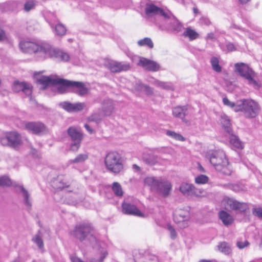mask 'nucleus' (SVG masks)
Returning <instances> with one entry per match:
<instances>
[{
	"label": "nucleus",
	"instance_id": "obj_1",
	"mask_svg": "<svg viewBox=\"0 0 262 262\" xmlns=\"http://www.w3.org/2000/svg\"><path fill=\"white\" fill-rule=\"evenodd\" d=\"M20 49L24 53L43 54L46 57L53 58L58 61L68 62L70 56L67 52L52 48L46 43L38 44L34 42L21 41L19 42Z\"/></svg>",
	"mask_w": 262,
	"mask_h": 262
},
{
	"label": "nucleus",
	"instance_id": "obj_2",
	"mask_svg": "<svg viewBox=\"0 0 262 262\" xmlns=\"http://www.w3.org/2000/svg\"><path fill=\"white\" fill-rule=\"evenodd\" d=\"M72 234L81 242L90 244L97 243L94 228L90 224L80 223L77 225Z\"/></svg>",
	"mask_w": 262,
	"mask_h": 262
},
{
	"label": "nucleus",
	"instance_id": "obj_3",
	"mask_svg": "<svg viewBox=\"0 0 262 262\" xmlns=\"http://www.w3.org/2000/svg\"><path fill=\"white\" fill-rule=\"evenodd\" d=\"M209 156L210 163L216 170L225 175H230L231 173L229 162L224 151L219 150L212 151Z\"/></svg>",
	"mask_w": 262,
	"mask_h": 262
},
{
	"label": "nucleus",
	"instance_id": "obj_4",
	"mask_svg": "<svg viewBox=\"0 0 262 262\" xmlns=\"http://www.w3.org/2000/svg\"><path fill=\"white\" fill-rule=\"evenodd\" d=\"M104 163L107 169L115 174L119 173L123 169L122 158L116 151L108 152L105 156Z\"/></svg>",
	"mask_w": 262,
	"mask_h": 262
},
{
	"label": "nucleus",
	"instance_id": "obj_5",
	"mask_svg": "<svg viewBox=\"0 0 262 262\" xmlns=\"http://www.w3.org/2000/svg\"><path fill=\"white\" fill-rule=\"evenodd\" d=\"M239 104L235 109L238 112H243L246 117L253 118L258 115L259 107L258 104L253 100L242 99L239 100Z\"/></svg>",
	"mask_w": 262,
	"mask_h": 262
},
{
	"label": "nucleus",
	"instance_id": "obj_6",
	"mask_svg": "<svg viewBox=\"0 0 262 262\" xmlns=\"http://www.w3.org/2000/svg\"><path fill=\"white\" fill-rule=\"evenodd\" d=\"M235 69L242 77L248 81L249 84L252 85L255 89L259 87L258 82L254 79L255 72L248 65L244 63H237L235 64Z\"/></svg>",
	"mask_w": 262,
	"mask_h": 262
},
{
	"label": "nucleus",
	"instance_id": "obj_7",
	"mask_svg": "<svg viewBox=\"0 0 262 262\" xmlns=\"http://www.w3.org/2000/svg\"><path fill=\"white\" fill-rule=\"evenodd\" d=\"M222 205L226 210H231L238 212H244L248 209V205L241 202L233 198L225 196L222 201Z\"/></svg>",
	"mask_w": 262,
	"mask_h": 262
},
{
	"label": "nucleus",
	"instance_id": "obj_8",
	"mask_svg": "<svg viewBox=\"0 0 262 262\" xmlns=\"http://www.w3.org/2000/svg\"><path fill=\"white\" fill-rule=\"evenodd\" d=\"M2 145L11 147L16 149L22 144L20 135L16 132H11L6 133L0 139Z\"/></svg>",
	"mask_w": 262,
	"mask_h": 262
},
{
	"label": "nucleus",
	"instance_id": "obj_9",
	"mask_svg": "<svg viewBox=\"0 0 262 262\" xmlns=\"http://www.w3.org/2000/svg\"><path fill=\"white\" fill-rule=\"evenodd\" d=\"M68 134L72 141L70 146V150L74 152L78 151L83 139L82 134L74 127H70L68 128Z\"/></svg>",
	"mask_w": 262,
	"mask_h": 262
},
{
	"label": "nucleus",
	"instance_id": "obj_10",
	"mask_svg": "<svg viewBox=\"0 0 262 262\" xmlns=\"http://www.w3.org/2000/svg\"><path fill=\"white\" fill-rule=\"evenodd\" d=\"M189 212L187 210L178 209L173 213V220L181 228H185L189 226Z\"/></svg>",
	"mask_w": 262,
	"mask_h": 262
},
{
	"label": "nucleus",
	"instance_id": "obj_11",
	"mask_svg": "<svg viewBox=\"0 0 262 262\" xmlns=\"http://www.w3.org/2000/svg\"><path fill=\"white\" fill-rule=\"evenodd\" d=\"M169 10H164L154 4L147 3L145 8V14L148 17L159 16L162 20L164 18Z\"/></svg>",
	"mask_w": 262,
	"mask_h": 262
},
{
	"label": "nucleus",
	"instance_id": "obj_12",
	"mask_svg": "<svg viewBox=\"0 0 262 262\" xmlns=\"http://www.w3.org/2000/svg\"><path fill=\"white\" fill-rule=\"evenodd\" d=\"M65 84L69 85L72 91L80 96H84L90 92V89L82 82L65 81Z\"/></svg>",
	"mask_w": 262,
	"mask_h": 262
},
{
	"label": "nucleus",
	"instance_id": "obj_13",
	"mask_svg": "<svg viewBox=\"0 0 262 262\" xmlns=\"http://www.w3.org/2000/svg\"><path fill=\"white\" fill-rule=\"evenodd\" d=\"M168 26V28L173 31L180 32L181 30L182 25L177 18L169 11L167 15L163 20Z\"/></svg>",
	"mask_w": 262,
	"mask_h": 262
},
{
	"label": "nucleus",
	"instance_id": "obj_14",
	"mask_svg": "<svg viewBox=\"0 0 262 262\" xmlns=\"http://www.w3.org/2000/svg\"><path fill=\"white\" fill-rule=\"evenodd\" d=\"M13 186L16 188V191L20 194L24 204L28 208L32 206V200L29 192L24 187L23 185L15 183Z\"/></svg>",
	"mask_w": 262,
	"mask_h": 262
},
{
	"label": "nucleus",
	"instance_id": "obj_15",
	"mask_svg": "<svg viewBox=\"0 0 262 262\" xmlns=\"http://www.w3.org/2000/svg\"><path fill=\"white\" fill-rule=\"evenodd\" d=\"M108 69L112 73H119L126 71L130 69V64L126 62L112 61L106 64Z\"/></svg>",
	"mask_w": 262,
	"mask_h": 262
},
{
	"label": "nucleus",
	"instance_id": "obj_16",
	"mask_svg": "<svg viewBox=\"0 0 262 262\" xmlns=\"http://www.w3.org/2000/svg\"><path fill=\"white\" fill-rule=\"evenodd\" d=\"M138 65L152 72L158 71L160 69V66L157 62L144 57H140Z\"/></svg>",
	"mask_w": 262,
	"mask_h": 262
},
{
	"label": "nucleus",
	"instance_id": "obj_17",
	"mask_svg": "<svg viewBox=\"0 0 262 262\" xmlns=\"http://www.w3.org/2000/svg\"><path fill=\"white\" fill-rule=\"evenodd\" d=\"M25 127L28 130L35 134H40L47 132L46 126L40 122H28L26 123Z\"/></svg>",
	"mask_w": 262,
	"mask_h": 262
},
{
	"label": "nucleus",
	"instance_id": "obj_18",
	"mask_svg": "<svg viewBox=\"0 0 262 262\" xmlns=\"http://www.w3.org/2000/svg\"><path fill=\"white\" fill-rule=\"evenodd\" d=\"M13 90L14 92L23 91L27 96H30L32 93L31 84L25 82H14L13 85Z\"/></svg>",
	"mask_w": 262,
	"mask_h": 262
},
{
	"label": "nucleus",
	"instance_id": "obj_19",
	"mask_svg": "<svg viewBox=\"0 0 262 262\" xmlns=\"http://www.w3.org/2000/svg\"><path fill=\"white\" fill-rule=\"evenodd\" d=\"M180 191L184 195H195L199 196L201 195L202 191H199L194 186L188 183H183L180 187Z\"/></svg>",
	"mask_w": 262,
	"mask_h": 262
},
{
	"label": "nucleus",
	"instance_id": "obj_20",
	"mask_svg": "<svg viewBox=\"0 0 262 262\" xmlns=\"http://www.w3.org/2000/svg\"><path fill=\"white\" fill-rule=\"evenodd\" d=\"M172 185L169 182L161 179L156 192L164 197H167L169 194Z\"/></svg>",
	"mask_w": 262,
	"mask_h": 262
},
{
	"label": "nucleus",
	"instance_id": "obj_21",
	"mask_svg": "<svg viewBox=\"0 0 262 262\" xmlns=\"http://www.w3.org/2000/svg\"><path fill=\"white\" fill-rule=\"evenodd\" d=\"M115 106L112 100L104 99L101 103V111L104 116H110L114 112Z\"/></svg>",
	"mask_w": 262,
	"mask_h": 262
},
{
	"label": "nucleus",
	"instance_id": "obj_22",
	"mask_svg": "<svg viewBox=\"0 0 262 262\" xmlns=\"http://www.w3.org/2000/svg\"><path fill=\"white\" fill-rule=\"evenodd\" d=\"M172 113L173 117L185 121V118L188 115V106L187 105L175 106L172 108Z\"/></svg>",
	"mask_w": 262,
	"mask_h": 262
},
{
	"label": "nucleus",
	"instance_id": "obj_23",
	"mask_svg": "<svg viewBox=\"0 0 262 262\" xmlns=\"http://www.w3.org/2000/svg\"><path fill=\"white\" fill-rule=\"evenodd\" d=\"M123 212L127 214L142 216L143 214L137 207L130 203L124 202L122 204Z\"/></svg>",
	"mask_w": 262,
	"mask_h": 262
},
{
	"label": "nucleus",
	"instance_id": "obj_24",
	"mask_svg": "<svg viewBox=\"0 0 262 262\" xmlns=\"http://www.w3.org/2000/svg\"><path fill=\"white\" fill-rule=\"evenodd\" d=\"M219 216L225 226H228L230 225L234 222L233 217L226 211H220L219 212Z\"/></svg>",
	"mask_w": 262,
	"mask_h": 262
},
{
	"label": "nucleus",
	"instance_id": "obj_25",
	"mask_svg": "<svg viewBox=\"0 0 262 262\" xmlns=\"http://www.w3.org/2000/svg\"><path fill=\"white\" fill-rule=\"evenodd\" d=\"M49 25L56 35L59 36H63L66 35L67 32V28L63 24L58 22L55 25H54L52 23H49Z\"/></svg>",
	"mask_w": 262,
	"mask_h": 262
},
{
	"label": "nucleus",
	"instance_id": "obj_26",
	"mask_svg": "<svg viewBox=\"0 0 262 262\" xmlns=\"http://www.w3.org/2000/svg\"><path fill=\"white\" fill-rule=\"evenodd\" d=\"M150 82L156 86L165 90H174L172 84L169 82L162 81L159 80L152 78Z\"/></svg>",
	"mask_w": 262,
	"mask_h": 262
},
{
	"label": "nucleus",
	"instance_id": "obj_27",
	"mask_svg": "<svg viewBox=\"0 0 262 262\" xmlns=\"http://www.w3.org/2000/svg\"><path fill=\"white\" fill-rule=\"evenodd\" d=\"M161 180V179H156L154 177H147L144 179V183L149 186L152 191H156Z\"/></svg>",
	"mask_w": 262,
	"mask_h": 262
},
{
	"label": "nucleus",
	"instance_id": "obj_28",
	"mask_svg": "<svg viewBox=\"0 0 262 262\" xmlns=\"http://www.w3.org/2000/svg\"><path fill=\"white\" fill-rule=\"evenodd\" d=\"M57 78H51L49 76H42L37 79V82L45 88L49 85H55Z\"/></svg>",
	"mask_w": 262,
	"mask_h": 262
},
{
	"label": "nucleus",
	"instance_id": "obj_29",
	"mask_svg": "<svg viewBox=\"0 0 262 262\" xmlns=\"http://www.w3.org/2000/svg\"><path fill=\"white\" fill-rule=\"evenodd\" d=\"M55 84H59V85L57 88L58 92L60 94H63L67 92V89L70 88V86L67 84H65V81H68L63 79L57 78Z\"/></svg>",
	"mask_w": 262,
	"mask_h": 262
},
{
	"label": "nucleus",
	"instance_id": "obj_30",
	"mask_svg": "<svg viewBox=\"0 0 262 262\" xmlns=\"http://www.w3.org/2000/svg\"><path fill=\"white\" fill-rule=\"evenodd\" d=\"M183 35L185 37H188L190 40H194L199 37V34L190 27L186 29V30L183 32Z\"/></svg>",
	"mask_w": 262,
	"mask_h": 262
},
{
	"label": "nucleus",
	"instance_id": "obj_31",
	"mask_svg": "<svg viewBox=\"0 0 262 262\" xmlns=\"http://www.w3.org/2000/svg\"><path fill=\"white\" fill-rule=\"evenodd\" d=\"M230 144L235 148L243 149V145L238 138L234 135H231L230 137Z\"/></svg>",
	"mask_w": 262,
	"mask_h": 262
},
{
	"label": "nucleus",
	"instance_id": "obj_32",
	"mask_svg": "<svg viewBox=\"0 0 262 262\" xmlns=\"http://www.w3.org/2000/svg\"><path fill=\"white\" fill-rule=\"evenodd\" d=\"M53 185L57 189H62L69 186V183L64 182L62 178L59 177L53 181Z\"/></svg>",
	"mask_w": 262,
	"mask_h": 262
},
{
	"label": "nucleus",
	"instance_id": "obj_33",
	"mask_svg": "<svg viewBox=\"0 0 262 262\" xmlns=\"http://www.w3.org/2000/svg\"><path fill=\"white\" fill-rule=\"evenodd\" d=\"M143 160L146 164L152 165L158 163L159 158L158 156L154 155H148L144 156Z\"/></svg>",
	"mask_w": 262,
	"mask_h": 262
},
{
	"label": "nucleus",
	"instance_id": "obj_34",
	"mask_svg": "<svg viewBox=\"0 0 262 262\" xmlns=\"http://www.w3.org/2000/svg\"><path fill=\"white\" fill-rule=\"evenodd\" d=\"M221 122L225 130L229 133H230V121L229 117L225 115L222 116L221 118Z\"/></svg>",
	"mask_w": 262,
	"mask_h": 262
},
{
	"label": "nucleus",
	"instance_id": "obj_35",
	"mask_svg": "<svg viewBox=\"0 0 262 262\" xmlns=\"http://www.w3.org/2000/svg\"><path fill=\"white\" fill-rule=\"evenodd\" d=\"M112 190L115 195L118 197H121L123 194V191L121 185L118 182H114L112 186Z\"/></svg>",
	"mask_w": 262,
	"mask_h": 262
},
{
	"label": "nucleus",
	"instance_id": "obj_36",
	"mask_svg": "<svg viewBox=\"0 0 262 262\" xmlns=\"http://www.w3.org/2000/svg\"><path fill=\"white\" fill-rule=\"evenodd\" d=\"M219 250L225 254H229L231 252V249L229 245L226 242H222L217 246Z\"/></svg>",
	"mask_w": 262,
	"mask_h": 262
},
{
	"label": "nucleus",
	"instance_id": "obj_37",
	"mask_svg": "<svg viewBox=\"0 0 262 262\" xmlns=\"http://www.w3.org/2000/svg\"><path fill=\"white\" fill-rule=\"evenodd\" d=\"M88 157L89 156L88 154H79L75 159L70 160L69 163L70 164L82 163L86 160Z\"/></svg>",
	"mask_w": 262,
	"mask_h": 262
},
{
	"label": "nucleus",
	"instance_id": "obj_38",
	"mask_svg": "<svg viewBox=\"0 0 262 262\" xmlns=\"http://www.w3.org/2000/svg\"><path fill=\"white\" fill-rule=\"evenodd\" d=\"M32 241L36 244L38 248L40 249H42L43 248L44 244L42 241V239L40 235V233L38 232V234H36L32 239Z\"/></svg>",
	"mask_w": 262,
	"mask_h": 262
},
{
	"label": "nucleus",
	"instance_id": "obj_39",
	"mask_svg": "<svg viewBox=\"0 0 262 262\" xmlns=\"http://www.w3.org/2000/svg\"><path fill=\"white\" fill-rule=\"evenodd\" d=\"M228 187L236 192H239L246 190V187L241 184H229Z\"/></svg>",
	"mask_w": 262,
	"mask_h": 262
},
{
	"label": "nucleus",
	"instance_id": "obj_40",
	"mask_svg": "<svg viewBox=\"0 0 262 262\" xmlns=\"http://www.w3.org/2000/svg\"><path fill=\"white\" fill-rule=\"evenodd\" d=\"M104 116H103V114L102 113H94L89 117V120L91 121H93L98 123L101 121L102 117Z\"/></svg>",
	"mask_w": 262,
	"mask_h": 262
},
{
	"label": "nucleus",
	"instance_id": "obj_41",
	"mask_svg": "<svg viewBox=\"0 0 262 262\" xmlns=\"http://www.w3.org/2000/svg\"><path fill=\"white\" fill-rule=\"evenodd\" d=\"M223 102L224 105L228 106L232 108L236 112H238V111H237L235 108H236V106L238 105H239V100L237 101L235 103L232 102H231L227 98L225 97L223 99Z\"/></svg>",
	"mask_w": 262,
	"mask_h": 262
},
{
	"label": "nucleus",
	"instance_id": "obj_42",
	"mask_svg": "<svg viewBox=\"0 0 262 262\" xmlns=\"http://www.w3.org/2000/svg\"><path fill=\"white\" fill-rule=\"evenodd\" d=\"M138 44L140 46H147L149 48H152L154 47V44L151 39L147 37L139 40L138 41Z\"/></svg>",
	"mask_w": 262,
	"mask_h": 262
},
{
	"label": "nucleus",
	"instance_id": "obj_43",
	"mask_svg": "<svg viewBox=\"0 0 262 262\" xmlns=\"http://www.w3.org/2000/svg\"><path fill=\"white\" fill-rule=\"evenodd\" d=\"M211 63L212 69L216 72H220L222 68L219 64V61L216 57H213L211 59Z\"/></svg>",
	"mask_w": 262,
	"mask_h": 262
},
{
	"label": "nucleus",
	"instance_id": "obj_44",
	"mask_svg": "<svg viewBox=\"0 0 262 262\" xmlns=\"http://www.w3.org/2000/svg\"><path fill=\"white\" fill-rule=\"evenodd\" d=\"M86 107L84 102H76L73 103L72 113L78 112L83 110Z\"/></svg>",
	"mask_w": 262,
	"mask_h": 262
},
{
	"label": "nucleus",
	"instance_id": "obj_45",
	"mask_svg": "<svg viewBox=\"0 0 262 262\" xmlns=\"http://www.w3.org/2000/svg\"><path fill=\"white\" fill-rule=\"evenodd\" d=\"M15 182L12 183L10 179L7 176L0 177V186H13Z\"/></svg>",
	"mask_w": 262,
	"mask_h": 262
},
{
	"label": "nucleus",
	"instance_id": "obj_46",
	"mask_svg": "<svg viewBox=\"0 0 262 262\" xmlns=\"http://www.w3.org/2000/svg\"><path fill=\"white\" fill-rule=\"evenodd\" d=\"M166 135L179 141H183L185 140V138L181 135L173 131L167 130L166 132Z\"/></svg>",
	"mask_w": 262,
	"mask_h": 262
},
{
	"label": "nucleus",
	"instance_id": "obj_47",
	"mask_svg": "<svg viewBox=\"0 0 262 262\" xmlns=\"http://www.w3.org/2000/svg\"><path fill=\"white\" fill-rule=\"evenodd\" d=\"M209 178L204 174L198 176L195 178V182L198 184H204L208 182Z\"/></svg>",
	"mask_w": 262,
	"mask_h": 262
},
{
	"label": "nucleus",
	"instance_id": "obj_48",
	"mask_svg": "<svg viewBox=\"0 0 262 262\" xmlns=\"http://www.w3.org/2000/svg\"><path fill=\"white\" fill-rule=\"evenodd\" d=\"M59 105L67 112L72 113L73 103H71L68 101H64L60 102Z\"/></svg>",
	"mask_w": 262,
	"mask_h": 262
},
{
	"label": "nucleus",
	"instance_id": "obj_49",
	"mask_svg": "<svg viewBox=\"0 0 262 262\" xmlns=\"http://www.w3.org/2000/svg\"><path fill=\"white\" fill-rule=\"evenodd\" d=\"M36 5L34 0H30L27 1L24 5V10L26 12H29L31 10L33 9Z\"/></svg>",
	"mask_w": 262,
	"mask_h": 262
},
{
	"label": "nucleus",
	"instance_id": "obj_50",
	"mask_svg": "<svg viewBox=\"0 0 262 262\" xmlns=\"http://www.w3.org/2000/svg\"><path fill=\"white\" fill-rule=\"evenodd\" d=\"M252 214L262 220V207L254 208L252 209Z\"/></svg>",
	"mask_w": 262,
	"mask_h": 262
},
{
	"label": "nucleus",
	"instance_id": "obj_51",
	"mask_svg": "<svg viewBox=\"0 0 262 262\" xmlns=\"http://www.w3.org/2000/svg\"><path fill=\"white\" fill-rule=\"evenodd\" d=\"M200 23L201 25L209 26L211 23L209 19L206 17H202L200 19Z\"/></svg>",
	"mask_w": 262,
	"mask_h": 262
},
{
	"label": "nucleus",
	"instance_id": "obj_52",
	"mask_svg": "<svg viewBox=\"0 0 262 262\" xmlns=\"http://www.w3.org/2000/svg\"><path fill=\"white\" fill-rule=\"evenodd\" d=\"M249 245V243L247 241H245L244 242H237L236 243V245L238 248L239 249H243Z\"/></svg>",
	"mask_w": 262,
	"mask_h": 262
},
{
	"label": "nucleus",
	"instance_id": "obj_53",
	"mask_svg": "<svg viewBox=\"0 0 262 262\" xmlns=\"http://www.w3.org/2000/svg\"><path fill=\"white\" fill-rule=\"evenodd\" d=\"M168 228L170 232V237L172 239H175L177 237V233L175 229L171 226H169Z\"/></svg>",
	"mask_w": 262,
	"mask_h": 262
},
{
	"label": "nucleus",
	"instance_id": "obj_54",
	"mask_svg": "<svg viewBox=\"0 0 262 262\" xmlns=\"http://www.w3.org/2000/svg\"><path fill=\"white\" fill-rule=\"evenodd\" d=\"M226 48L228 52H232L236 50V48L234 45L230 42L227 43L226 44Z\"/></svg>",
	"mask_w": 262,
	"mask_h": 262
},
{
	"label": "nucleus",
	"instance_id": "obj_55",
	"mask_svg": "<svg viewBox=\"0 0 262 262\" xmlns=\"http://www.w3.org/2000/svg\"><path fill=\"white\" fill-rule=\"evenodd\" d=\"M142 88L148 95L151 94L153 93L152 89L147 85H143Z\"/></svg>",
	"mask_w": 262,
	"mask_h": 262
},
{
	"label": "nucleus",
	"instance_id": "obj_56",
	"mask_svg": "<svg viewBox=\"0 0 262 262\" xmlns=\"http://www.w3.org/2000/svg\"><path fill=\"white\" fill-rule=\"evenodd\" d=\"M7 38L5 32L2 29H0V41L4 40Z\"/></svg>",
	"mask_w": 262,
	"mask_h": 262
},
{
	"label": "nucleus",
	"instance_id": "obj_57",
	"mask_svg": "<svg viewBox=\"0 0 262 262\" xmlns=\"http://www.w3.org/2000/svg\"><path fill=\"white\" fill-rule=\"evenodd\" d=\"M71 260L72 262H83V261L77 256H71Z\"/></svg>",
	"mask_w": 262,
	"mask_h": 262
},
{
	"label": "nucleus",
	"instance_id": "obj_58",
	"mask_svg": "<svg viewBox=\"0 0 262 262\" xmlns=\"http://www.w3.org/2000/svg\"><path fill=\"white\" fill-rule=\"evenodd\" d=\"M84 127L90 134H92L94 133V130L88 124H85Z\"/></svg>",
	"mask_w": 262,
	"mask_h": 262
},
{
	"label": "nucleus",
	"instance_id": "obj_59",
	"mask_svg": "<svg viewBox=\"0 0 262 262\" xmlns=\"http://www.w3.org/2000/svg\"><path fill=\"white\" fill-rule=\"evenodd\" d=\"M206 39H211V40L215 39V38L214 33H211V32L208 33L206 36Z\"/></svg>",
	"mask_w": 262,
	"mask_h": 262
},
{
	"label": "nucleus",
	"instance_id": "obj_60",
	"mask_svg": "<svg viewBox=\"0 0 262 262\" xmlns=\"http://www.w3.org/2000/svg\"><path fill=\"white\" fill-rule=\"evenodd\" d=\"M107 255V252H104L100 257V262H102V261L106 257Z\"/></svg>",
	"mask_w": 262,
	"mask_h": 262
},
{
	"label": "nucleus",
	"instance_id": "obj_61",
	"mask_svg": "<svg viewBox=\"0 0 262 262\" xmlns=\"http://www.w3.org/2000/svg\"><path fill=\"white\" fill-rule=\"evenodd\" d=\"M238 1L240 3V4H242V5L246 4L248 3V2H249L250 1H251V0H238Z\"/></svg>",
	"mask_w": 262,
	"mask_h": 262
},
{
	"label": "nucleus",
	"instance_id": "obj_62",
	"mask_svg": "<svg viewBox=\"0 0 262 262\" xmlns=\"http://www.w3.org/2000/svg\"><path fill=\"white\" fill-rule=\"evenodd\" d=\"M133 169L135 170H137V171H139L140 168L139 167V166H138V165H137L136 164H134L133 165Z\"/></svg>",
	"mask_w": 262,
	"mask_h": 262
},
{
	"label": "nucleus",
	"instance_id": "obj_63",
	"mask_svg": "<svg viewBox=\"0 0 262 262\" xmlns=\"http://www.w3.org/2000/svg\"><path fill=\"white\" fill-rule=\"evenodd\" d=\"M198 168L201 171H204V168L200 164H199Z\"/></svg>",
	"mask_w": 262,
	"mask_h": 262
},
{
	"label": "nucleus",
	"instance_id": "obj_64",
	"mask_svg": "<svg viewBox=\"0 0 262 262\" xmlns=\"http://www.w3.org/2000/svg\"><path fill=\"white\" fill-rule=\"evenodd\" d=\"M193 12H194V13H196L198 12V10L196 8H193Z\"/></svg>",
	"mask_w": 262,
	"mask_h": 262
}]
</instances>
